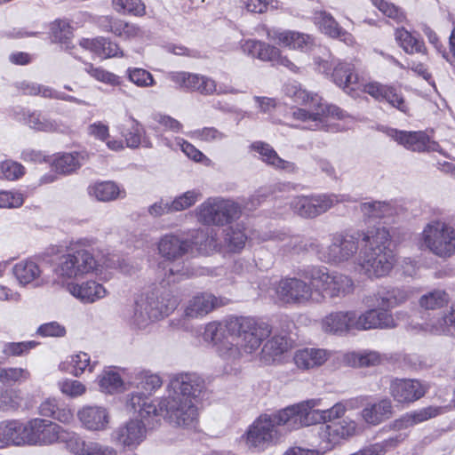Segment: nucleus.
<instances>
[{
    "label": "nucleus",
    "instance_id": "de8ad7c7",
    "mask_svg": "<svg viewBox=\"0 0 455 455\" xmlns=\"http://www.w3.org/2000/svg\"><path fill=\"white\" fill-rule=\"evenodd\" d=\"M360 211L365 219H380L395 213L394 205L386 201H369L360 204Z\"/></svg>",
    "mask_w": 455,
    "mask_h": 455
},
{
    "label": "nucleus",
    "instance_id": "f704fd0d",
    "mask_svg": "<svg viewBox=\"0 0 455 455\" xmlns=\"http://www.w3.org/2000/svg\"><path fill=\"white\" fill-rule=\"evenodd\" d=\"M223 228V242L227 251L231 253H240L245 246L247 235L245 233V224L243 221L227 224Z\"/></svg>",
    "mask_w": 455,
    "mask_h": 455
},
{
    "label": "nucleus",
    "instance_id": "72a5a7b5",
    "mask_svg": "<svg viewBox=\"0 0 455 455\" xmlns=\"http://www.w3.org/2000/svg\"><path fill=\"white\" fill-rule=\"evenodd\" d=\"M356 270L370 278L387 275L394 267L395 258H357Z\"/></svg>",
    "mask_w": 455,
    "mask_h": 455
},
{
    "label": "nucleus",
    "instance_id": "cd10ccee",
    "mask_svg": "<svg viewBox=\"0 0 455 455\" xmlns=\"http://www.w3.org/2000/svg\"><path fill=\"white\" fill-rule=\"evenodd\" d=\"M77 418L82 426L89 431H103L109 423L108 411L102 406H84L77 411Z\"/></svg>",
    "mask_w": 455,
    "mask_h": 455
},
{
    "label": "nucleus",
    "instance_id": "c756f323",
    "mask_svg": "<svg viewBox=\"0 0 455 455\" xmlns=\"http://www.w3.org/2000/svg\"><path fill=\"white\" fill-rule=\"evenodd\" d=\"M354 311H335L325 315L321 321L324 332L343 335L354 331Z\"/></svg>",
    "mask_w": 455,
    "mask_h": 455
},
{
    "label": "nucleus",
    "instance_id": "6e6552de",
    "mask_svg": "<svg viewBox=\"0 0 455 455\" xmlns=\"http://www.w3.org/2000/svg\"><path fill=\"white\" fill-rule=\"evenodd\" d=\"M347 402H339L327 409H318L323 405L320 398L308 399L291 405L298 428L315 424L329 425L340 419L347 411ZM338 421L337 423H339Z\"/></svg>",
    "mask_w": 455,
    "mask_h": 455
},
{
    "label": "nucleus",
    "instance_id": "37998d69",
    "mask_svg": "<svg viewBox=\"0 0 455 455\" xmlns=\"http://www.w3.org/2000/svg\"><path fill=\"white\" fill-rule=\"evenodd\" d=\"M88 192L91 196L101 202L114 201L125 196V191L113 181L97 182L88 188Z\"/></svg>",
    "mask_w": 455,
    "mask_h": 455
},
{
    "label": "nucleus",
    "instance_id": "e433bc0d",
    "mask_svg": "<svg viewBox=\"0 0 455 455\" xmlns=\"http://www.w3.org/2000/svg\"><path fill=\"white\" fill-rule=\"evenodd\" d=\"M441 413L440 407L428 406L405 413L401 418L394 420L390 427L394 430H402L435 418Z\"/></svg>",
    "mask_w": 455,
    "mask_h": 455
},
{
    "label": "nucleus",
    "instance_id": "bf43d9fd",
    "mask_svg": "<svg viewBox=\"0 0 455 455\" xmlns=\"http://www.w3.org/2000/svg\"><path fill=\"white\" fill-rule=\"evenodd\" d=\"M202 198V193L199 189L188 190L176 196L171 202V207L173 212L187 210L196 204Z\"/></svg>",
    "mask_w": 455,
    "mask_h": 455
},
{
    "label": "nucleus",
    "instance_id": "7c9ffc66",
    "mask_svg": "<svg viewBox=\"0 0 455 455\" xmlns=\"http://www.w3.org/2000/svg\"><path fill=\"white\" fill-rule=\"evenodd\" d=\"M334 353L324 348L305 347L295 352L293 360L298 368L309 370L322 366Z\"/></svg>",
    "mask_w": 455,
    "mask_h": 455
},
{
    "label": "nucleus",
    "instance_id": "7ed1b4c3",
    "mask_svg": "<svg viewBox=\"0 0 455 455\" xmlns=\"http://www.w3.org/2000/svg\"><path fill=\"white\" fill-rule=\"evenodd\" d=\"M297 428L291 406H288L275 413L259 416L243 438L249 450L260 452L276 444L287 431Z\"/></svg>",
    "mask_w": 455,
    "mask_h": 455
},
{
    "label": "nucleus",
    "instance_id": "b1692460",
    "mask_svg": "<svg viewBox=\"0 0 455 455\" xmlns=\"http://www.w3.org/2000/svg\"><path fill=\"white\" fill-rule=\"evenodd\" d=\"M354 331L389 329L395 327V321L388 310L369 309L358 314L354 311Z\"/></svg>",
    "mask_w": 455,
    "mask_h": 455
},
{
    "label": "nucleus",
    "instance_id": "2f4dec72",
    "mask_svg": "<svg viewBox=\"0 0 455 455\" xmlns=\"http://www.w3.org/2000/svg\"><path fill=\"white\" fill-rule=\"evenodd\" d=\"M99 25L102 30L112 32L124 39L131 40L143 36V31L139 26L119 19L104 16L100 19Z\"/></svg>",
    "mask_w": 455,
    "mask_h": 455
},
{
    "label": "nucleus",
    "instance_id": "680f3d73",
    "mask_svg": "<svg viewBox=\"0 0 455 455\" xmlns=\"http://www.w3.org/2000/svg\"><path fill=\"white\" fill-rule=\"evenodd\" d=\"M51 31L54 41L65 44L66 48L69 49V39L73 36V29L68 21L55 20L52 24Z\"/></svg>",
    "mask_w": 455,
    "mask_h": 455
},
{
    "label": "nucleus",
    "instance_id": "13d9d810",
    "mask_svg": "<svg viewBox=\"0 0 455 455\" xmlns=\"http://www.w3.org/2000/svg\"><path fill=\"white\" fill-rule=\"evenodd\" d=\"M60 442L65 443L67 449L75 455H84L88 442L78 434L63 428Z\"/></svg>",
    "mask_w": 455,
    "mask_h": 455
},
{
    "label": "nucleus",
    "instance_id": "8fccbe9b",
    "mask_svg": "<svg viewBox=\"0 0 455 455\" xmlns=\"http://www.w3.org/2000/svg\"><path fill=\"white\" fill-rule=\"evenodd\" d=\"M83 160L84 156L78 152L63 153L55 157L52 166L57 172L69 174L82 165Z\"/></svg>",
    "mask_w": 455,
    "mask_h": 455
},
{
    "label": "nucleus",
    "instance_id": "09e8293b",
    "mask_svg": "<svg viewBox=\"0 0 455 455\" xmlns=\"http://www.w3.org/2000/svg\"><path fill=\"white\" fill-rule=\"evenodd\" d=\"M452 324L449 322L448 315H442L430 318L421 324H411V329L416 331H425L434 335H447Z\"/></svg>",
    "mask_w": 455,
    "mask_h": 455
},
{
    "label": "nucleus",
    "instance_id": "052dcab7",
    "mask_svg": "<svg viewBox=\"0 0 455 455\" xmlns=\"http://www.w3.org/2000/svg\"><path fill=\"white\" fill-rule=\"evenodd\" d=\"M189 137L193 140H197L207 143H214L222 141L228 136L225 132L220 131L216 127L206 126L190 132Z\"/></svg>",
    "mask_w": 455,
    "mask_h": 455
},
{
    "label": "nucleus",
    "instance_id": "f3484780",
    "mask_svg": "<svg viewBox=\"0 0 455 455\" xmlns=\"http://www.w3.org/2000/svg\"><path fill=\"white\" fill-rule=\"evenodd\" d=\"M56 273L68 278L93 273L101 275L108 258H59Z\"/></svg>",
    "mask_w": 455,
    "mask_h": 455
},
{
    "label": "nucleus",
    "instance_id": "9d476101",
    "mask_svg": "<svg viewBox=\"0 0 455 455\" xmlns=\"http://www.w3.org/2000/svg\"><path fill=\"white\" fill-rule=\"evenodd\" d=\"M350 196L344 194H319L296 196L289 201L291 212L304 219H314L331 209L338 204L355 202Z\"/></svg>",
    "mask_w": 455,
    "mask_h": 455
},
{
    "label": "nucleus",
    "instance_id": "3c124183",
    "mask_svg": "<svg viewBox=\"0 0 455 455\" xmlns=\"http://www.w3.org/2000/svg\"><path fill=\"white\" fill-rule=\"evenodd\" d=\"M105 264V270L102 275L105 278L108 277V274H110L112 268H118L119 271L127 275H132L138 273L141 265L139 263L137 258H108Z\"/></svg>",
    "mask_w": 455,
    "mask_h": 455
},
{
    "label": "nucleus",
    "instance_id": "412c9836",
    "mask_svg": "<svg viewBox=\"0 0 455 455\" xmlns=\"http://www.w3.org/2000/svg\"><path fill=\"white\" fill-rule=\"evenodd\" d=\"M385 132L389 138L409 150L441 152L439 144L431 141L424 132H406L395 128H386Z\"/></svg>",
    "mask_w": 455,
    "mask_h": 455
},
{
    "label": "nucleus",
    "instance_id": "6e6d98bb",
    "mask_svg": "<svg viewBox=\"0 0 455 455\" xmlns=\"http://www.w3.org/2000/svg\"><path fill=\"white\" fill-rule=\"evenodd\" d=\"M21 391L20 389H5L0 387V411L13 412L18 411L22 403Z\"/></svg>",
    "mask_w": 455,
    "mask_h": 455
},
{
    "label": "nucleus",
    "instance_id": "423d86ee",
    "mask_svg": "<svg viewBox=\"0 0 455 455\" xmlns=\"http://www.w3.org/2000/svg\"><path fill=\"white\" fill-rule=\"evenodd\" d=\"M242 205L230 198L212 196L204 200L195 210L199 223L204 226L224 227L240 219Z\"/></svg>",
    "mask_w": 455,
    "mask_h": 455
},
{
    "label": "nucleus",
    "instance_id": "338daca9",
    "mask_svg": "<svg viewBox=\"0 0 455 455\" xmlns=\"http://www.w3.org/2000/svg\"><path fill=\"white\" fill-rule=\"evenodd\" d=\"M60 392L70 397L77 398L86 393V386L79 380L65 379L58 383Z\"/></svg>",
    "mask_w": 455,
    "mask_h": 455
},
{
    "label": "nucleus",
    "instance_id": "f8f14e48",
    "mask_svg": "<svg viewBox=\"0 0 455 455\" xmlns=\"http://www.w3.org/2000/svg\"><path fill=\"white\" fill-rule=\"evenodd\" d=\"M168 78L176 86L188 92H197L202 95L237 93V91L230 85L217 84L211 77L188 72H171Z\"/></svg>",
    "mask_w": 455,
    "mask_h": 455
},
{
    "label": "nucleus",
    "instance_id": "5701e85b",
    "mask_svg": "<svg viewBox=\"0 0 455 455\" xmlns=\"http://www.w3.org/2000/svg\"><path fill=\"white\" fill-rule=\"evenodd\" d=\"M427 386L418 379H396L390 384L389 394L397 403L408 404L423 397Z\"/></svg>",
    "mask_w": 455,
    "mask_h": 455
},
{
    "label": "nucleus",
    "instance_id": "a18cd8bd",
    "mask_svg": "<svg viewBox=\"0 0 455 455\" xmlns=\"http://www.w3.org/2000/svg\"><path fill=\"white\" fill-rule=\"evenodd\" d=\"M395 40L408 54L425 53L426 47L422 39L411 34L403 28H397L395 33Z\"/></svg>",
    "mask_w": 455,
    "mask_h": 455
},
{
    "label": "nucleus",
    "instance_id": "2eb2a0df",
    "mask_svg": "<svg viewBox=\"0 0 455 455\" xmlns=\"http://www.w3.org/2000/svg\"><path fill=\"white\" fill-rule=\"evenodd\" d=\"M63 427L51 420L36 418L26 423L25 444L51 445L60 442Z\"/></svg>",
    "mask_w": 455,
    "mask_h": 455
},
{
    "label": "nucleus",
    "instance_id": "e2e57ef3",
    "mask_svg": "<svg viewBox=\"0 0 455 455\" xmlns=\"http://www.w3.org/2000/svg\"><path fill=\"white\" fill-rule=\"evenodd\" d=\"M30 378L27 369L10 367L0 369V381L4 384L24 382Z\"/></svg>",
    "mask_w": 455,
    "mask_h": 455
},
{
    "label": "nucleus",
    "instance_id": "aec40b11",
    "mask_svg": "<svg viewBox=\"0 0 455 455\" xmlns=\"http://www.w3.org/2000/svg\"><path fill=\"white\" fill-rule=\"evenodd\" d=\"M269 238L282 243L281 252L283 254L317 255L323 252V246L314 238H307L299 235H290L282 231H275Z\"/></svg>",
    "mask_w": 455,
    "mask_h": 455
},
{
    "label": "nucleus",
    "instance_id": "0e129e2a",
    "mask_svg": "<svg viewBox=\"0 0 455 455\" xmlns=\"http://www.w3.org/2000/svg\"><path fill=\"white\" fill-rule=\"evenodd\" d=\"M113 6L118 12L135 16H143L146 12L145 5L140 0H113Z\"/></svg>",
    "mask_w": 455,
    "mask_h": 455
},
{
    "label": "nucleus",
    "instance_id": "39448f33",
    "mask_svg": "<svg viewBox=\"0 0 455 455\" xmlns=\"http://www.w3.org/2000/svg\"><path fill=\"white\" fill-rule=\"evenodd\" d=\"M355 237L351 235L336 234L329 245L330 256H355L358 250L363 256H387L390 246V234L385 228H374Z\"/></svg>",
    "mask_w": 455,
    "mask_h": 455
},
{
    "label": "nucleus",
    "instance_id": "f257e3e1",
    "mask_svg": "<svg viewBox=\"0 0 455 455\" xmlns=\"http://www.w3.org/2000/svg\"><path fill=\"white\" fill-rule=\"evenodd\" d=\"M198 404L180 393L167 389V395L163 397L157 405L145 395L132 393L128 395L126 410L142 419L160 414L172 424L190 427L197 422Z\"/></svg>",
    "mask_w": 455,
    "mask_h": 455
},
{
    "label": "nucleus",
    "instance_id": "774afa93",
    "mask_svg": "<svg viewBox=\"0 0 455 455\" xmlns=\"http://www.w3.org/2000/svg\"><path fill=\"white\" fill-rule=\"evenodd\" d=\"M25 173V168L18 162L6 160L0 163V178L16 180Z\"/></svg>",
    "mask_w": 455,
    "mask_h": 455
},
{
    "label": "nucleus",
    "instance_id": "9b49d317",
    "mask_svg": "<svg viewBox=\"0 0 455 455\" xmlns=\"http://www.w3.org/2000/svg\"><path fill=\"white\" fill-rule=\"evenodd\" d=\"M422 244L435 256L455 254V228L441 220H432L421 232Z\"/></svg>",
    "mask_w": 455,
    "mask_h": 455
},
{
    "label": "nucleus",
    "instance_id": "4468645a",
    "mask_svg": "<svg viewBox=\"0 0 455 455\" xmlns=\"http://www.w3.org/2000/svg\"><path fill=\"white\" fill-rule=\"evenodd\" d=\"M314 61L318 72L331 76L333 83L347 94L359 86V76L353 63L339 60H323L320 57L315 58Z\"/></svg>",
    "mask_w": 455,
    "mask_h": 455
},
{
    "label": "nucleus",
    "instance_id": "79ce46f5",
    "mask_svg": "<svg viewBox=\"0 0 455 455\" xmlns=\"http://www.w3.org/2000/svg\"><path fill=\"white\" fill-rule=\"evenodd\" d=\"M23 121L31 129L46 132H64L67 129L60 120L48 118L39 112H28L23 114Z\"/></svg>",
    "mask_w": 455,
    "mask_h": 455
},
{
    "label": "nucleus",
    "instance_id": "dca6fc26",
    "mask_svg": "<svg viewBox=\"0 0 455 455\" xmlns=\"http://www.w3.org/2000/svg\"><path fill=\"white\" fill-rule=\"evenodd\" d=\"M129 419L116 427L110 434V441L116 446L128 451L137 449L147 438V427L142 418Z\"/></svg>",
    "mask_w": 455,
    "mask_h": 455
},
{
    "label": "nucleus",
    "instance_id": "bb28decb",
    "mask_svg": "<svg viewBox=\"0 0 455 455\" xmlns=\"http://www.w3.org/2000/svg\"><path fill=\"white\" fill-rule=\"evenodd\" d=\"M394 406L389 398L368 403L361 411L362 419L370 426H379L394 415Z\"/></svg>",
    "mask_w": 455,
    "mask_h": 455
},
{
    "label": "nucleus",
    "instance_id": "a19ab883",
    "mask_svg": "<svg viewBox=\"0 0 455 455\" xmlns=\"http://www.w3.org/2000/svg\"><path fill=\"white\" fill-rule=\"evenodd\" d=\"M289 348L286 336L275 335L263 346L260 352V361L265 364L280 361L282 355Z\"/></svg>",
    "mask_w": 455,
    "mask_h": 455
},
{
    "label": "nucleus",
    "instance_id": "0eeeda50",
    "mask_svg": "<svg viewBox=\"0 0 455 455\" xmlns=\"http://www.w3.org/2000/svg\"><path fill=\"white\" fill-rule=\"evenodd\" d=\"M178 306L177 299L170 293L160 298L147 296L135 302L129 317L130 324L134 328L145 329L151 323L169 315Z\"/></svg>",
    "mask_w": 455,
    "mask_h": 455
},
{
    "label": "nucleus",
    "instance_id": "5fc2aeb1",
    "mask_svg": "<svg viewBox=\"0 0 455 455\" xmlns=\"http://www.w3.org/2000/svg\"><path fill=\"white\" fill-rule=\"evenodd\" d=\"M91 244L88 240H79L70 242L68 244H60L53 247L52 253L60 254V256H92L90 251Z\"/></svg>",
    "mask_w": 455,
    "mask_h": 455
},
{
    "label": "nucleus",
    "instance_id": "473e14b6",
    "mask_svg": "<svg viewBox=\"0 0 455 455\" xmlns=\"http://www.w3.org/2000/svg\"><path fill=\"white\" fill-rule=\"evenodd\" d=\"M67 290L84 303H93L107 295L105 287L94 281H87L82 283H69L67 285Z\"/></svg>",
    "mask_w": 455,
    "mask_h": 455
},
{
    "label": "nucleus",
    "instance_id": "6ab92c4d",
    "mask_svg": "<svg viewBox=\"0 0 455 455\" xmlns=\"http://www.w3.org/2000/svg\"><path fill=\"white\" fill-rule=\"evenodd\" d=\"M228 304V299L207 291L197 292L183 305V316L188 320L202 319L215 309Z\"/></svg>",
    "mask_w": 455,
    "mask_h": 455
},
{
    "label": "nucleus",
    "instance_id": "4d7b16f0",
    "mask_svg": "<svg viewBox=\"0 0 455 455\" xmlns=\"http://www.w3.org/2000/svg\"><path fill=\"white\" fill-rule=\"evenodd\" d=\"M448 300V294L444 291L434 290L422 295L419 299V305L425 310H435L443 307Z\"/></svg>",
    "mask_w": 455,
    "mask_h": 455
},
{
    "label": "nucleus",
    "instance_id": "603ef678",
    "mask_svg": "<svg viewBox=\"0 0 455 455\" xmlns=\"http://www.w3.org/2000/svg\"><path fill=\"white\" fill-rule=\"evenodd\" d=\"M13 274L21 284H28L36 279L41 270L38 265L30 259H24L13 267Z\"/></svg>",
    "mask_w": 455,
    "mask_h": 455
},
{
    "label": "nucleus",
    "instance_id": "4be33fe9",
    "mask_svg": "<svg viewBox=\"0 0 455 455\" xmlns=\"http://www.w3.org/2000/svg\"><path fill=\"white\" fill-rule=\"evenodd\" d=\"M315 291L312 284L298 278H285L276 288L278 299L284 303H305L312 299Z\"/></svg>",
    "mask_w": 455,
    "mask_h": 455
},
{
    "label": "nucleus",
    "instance_id": "4c0bfd02",
    "mask_svg": "<svg viewBox=\"0 0 455 455\" xmlns=\"http://www.w3.org/2000/svg\"><path fill=\"white\" fill-rule=\"evenodd\" d=\"M26 423L19 420H4L0 422V447L13 444H25Z\"/></svg>",
    "mask_w": 455,
    "mask_h": 455
},
{
    "label": "nucleus",
    "instance_id": "c85d7f7f",
    "mask_svg": "<svg viewBox=\"0 0 455 455\" xmlns=\"http://www.w3.org/2000/svg\"><path fill=\"white\" fill-rule=\"evenodd\" d=\"M314 20L321 31L328 36L339 39L348 46H353L355 44L353 35L341 28L330 13L323 11L316 12Z\"/></svg>",
    "mask_w": 455,
    "mask_h": 455
},
{
    "label": "nucleus",
    "instance_id": "ea45409f",
    "mask_svg": "<svg viewBox=\"0 0 455 455\" xmlns=\"http://www.w3.org/2000/svg\"><path fill=\"white\" fill-rule=\"evenodd\" d=\"M80 46L105 59L123 56V52L120 50L118 44L105 37L82 39L80 41Z\"/></svg>",
    "mask_w": 455,
    "mask_h": 455
},
{
    "label": "nucleus",
    "instance_id": "864d4df0",
    "mask_svg": "<svg viewBox=\"0 0 455 455\" xmlns=\"http://www.w3.org/2000/svg\"><path fill=\"white\" fill-rule=\"evenodd\" d=\"M100 388L102 392L114 394L124 389V380L120 374L112 368H108L98 377Z\"/></svg>",
    "mask_w": 455,
    "mask_h": 455
},
{
    "label": "nucleus",
    "instance_id": "c03bdc74",
    "mask_svg": "<svg viewBox=\"0 0 455 455\" xmlns=\"http://www.w3.org/2000/svg\"><path fill=\"white\" fill-rule=\"evenodd\" d=\"M95 363H91V359L88 354L80 352L72 355L60 363L59 368L60 371L69 372L70 374L79 377L87 369L92 372L94 369Z\"/></svg>",
    "mask_w": 455,
    "mask_h": 455
},
{
    "label": "nucleus",
    "instance_id": "393cba45",
    "mask_svg": "<svg viewBox=\"0 0 455 455\" xmlns=\"http://www.w3.org/2000/svg\"><path fill=\"white\" fill-rule=\"evenodd\" d=\"M267 37L280 45L301 52L308 51L314 45L311 36L297 31L271 28L267 30Z\"/></svg>",
    "mask_w": 455,
    "mask_h": 455
},
{
    "label": "nucleus",
    "instance_id": "ddd939ff",
    "mask_svg": "<svg viewBox=\"0 0 455 455\" xmlns=\"http://www.w3.org/2000/svg\"><path fill=\"white\" fill-rule=\"evenodd\" d=\"M307 277L319 295L331 298L345 296L353 291L354 283L351 278L341 274H329L325 269L314 267Z\"/></svg>",
    "mask_w": 455,
    "mask_h": 455
},
{
    "label": "nucleus",
    "instance_id": "69168bd1",
    "mask_svg": "<svg viewBox=\"0 0 455 455\" xmlns=\"http://www.w3.org/2000/svg\"><path fill=\"white\" fill-rule=\"evenodd\" d=\"M129 80L139 87H150L155 84V79L151 73L140 68H129L127 69Z\"/></svg>",
    "mask_w": 455,
    "mask_h": 455
},
{
    "label": "nucleus",
    "instance_id": "a878e982",
    "mask_svg": "<svg viewBox=\"0 0 455 455\" xmlns=\"http://www.w3.org/2000/svg\"><path fill=\"white\" fill-rule=\"evenodd\" d=\"M156 274L162 281L175 283L192 275L184 258H158Z\"/></svg>",
    "mask_w": 455,
    "mask_h": 455
},
{
    "label": "nucleus",
    "instance_id": "49530a36",
    "mask_svg": "<svg viewBox=\"0 0 455 455\" xmlns=\"http://www.w3.org/2000/svg\"><path fill=\"white\" fill-rule=\"evenodd\" d=\"M131 385L148 395H152L162 387L163 380L158 374L150 371H140L134 374Z\"/></svg>",
    "mask_w": 455,
    "mask_h": 455
},
{
    "label": "nucleus",
    "instance_id": "f03ea898",
    "mask_svg": "<svg viewBox=\"0 0 455 455\" xmlns=\"http://www.w3.org/2000/svg\"><path fill=\"white\" fill-rule=\"evenodd\" d=\"M225 327L233 340L220 344L218 353L227 362H235L244 354H251L271 332L267 323L243 316L228 317L225 320Z\"/></svg>",
    "mask_w": 455,
    "mask_h": 455
},
{
    "label": "nucleus",
    "instance_id": "58836bf2",
    "mask_svg": "<svg viewBox=\"0 0 455 455\" xmlns=\"http://www.w3.org/2000/svg\"><path fill=\"white\" fill-rule=\"evenodd\" d=\"M158 252L161 256H182L192 250V243L173 234L162 236L157 243Z\"/></svg>",
    "mask_w": 455,
    "mask_h": 455
},
{
    "label": "nucleus",
    "instance_id": "20e7f679",
    "mask_svg": "<svg viewBox=\"0 0 455 455\" xmlns=\"http://www.w3.org/2000/svg\"><path fill=\"white\" fill-rule=\"evenodd\" d=\"M285 92L294 102L308 106L307 109L299 108L292 111L293 118L305 124L304 129H326L330 117H345V113L339 107L324 104L318 94L311 93L296 84L288 85Z\"/></svg>",
    "mask_w": 455,
    "mask_h": 455
},
{
    "label": "nucleus",
    "instance_id": "1a4fd4ad",
    "mask_svg": "<svg viewBox=\"0 0 455 455\" xmlns=\"http://www.w3.org/2000/svg\"><path fill=\"white\" fill-rule=\"evenodd\" d=\"M356 429V422L349 419H344L339 423L320 425L317 431L320 439V449L292 447L286 451L283 455H323L327 451L332 450L342 440L355 435Z\"/></svg>",
    "mask_w": 455,
    "mask_h": 455
},
{
    "label": "nucleus",
    "instance_id": "c9c22d12",
    "mask_svg": "<svg viewBox=\"0 0 455 455\" xmlns=\"http://www.w3.org/2000/svg\"><path fill=\"white\" fill-rule=\"evenodd\" d=\"M251 148L259 153L260 159L267 165L289 173L296 172L295 164L281 158L269 144L262 141H256L251 145Z\"/></svg>",
    "mask_w": 455,
    "mask_h": 455
},
{
    "label": "nucleus",
    "instance_id": "a211bd4d",
    "mask_svg": "<svg viewBox=\"0 0 455 455\" xmlns=\"http://www.w3.org/2000/svg\"><path fill=\"white\" fill-rule=\"evenodd\" d=\"M168 390H174L191 400L201 403L208 398V389L204 378L196 373H179L172 376L167 385Z\"/></svg>",
    "mask_w": 455,
    "mask_h": 455
}]
</instances>
